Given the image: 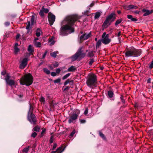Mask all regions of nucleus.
Here are the masks:
<instances>
[{"mask_svg":"<svg viewBox=\"0 0 153 153\" xmlns=\"http://www.w3.org/2000/svg\"><path fill=\"white\" fill-rule=\"evenodd\" d=\"M97 83V76L94 74H89L87 78L86 83L88 86L92 88L93 86L96 87Z\"/></svg>","mask_w":153,"mask_h":153,"instance_id":"2","label":"nucleus"},{"mask_svg":"<svg viewBox=\"0 0 153 153\" xmlns=\"http://www.w3.org/2000/svg\"><path fill=\"white\" fill-rule=\"evenodd\" d=\"M48 18L50 25L51 26L55 21V16L52 14L49 13Z\"/></svg>","mask_w":153,"mask_h":153,"instance_id":"9","label":"nucleus"},{"mask_svg":"<svg viewBox=\"0 0 153 153\" xmlns=\"http://www.w3.org/2000/svg\"><path fill=\"white\" fill-rule=\"evenodd\" d=\"M64 149H62V147H60L57 149L56 151L58 153H61L64 151Z\"/></svg>","mask_w":153,"mask_h":153,"instance_id":"28","label":"nucleus"},{"mask_svg":"<svg viewBox=\"0 0 153 153\" xmlns=\"http://www.w3.org/2000/svg\"><path fill=\"white\" fill-rule=\"evenodd\" d=\"M110 22H111L110 20H109L107 18V17L105 21H104V22L103 24V26L104 27H105L106 25H107V26L108 25H110V24L109 23Z\"/></svg>","mask_w":153,"mask_h":153,"instance_id":"19","label":"nucleus"},{"mask_svg":"<svg viewBox=\"0 0 153 153\" xmlns=\"http://www.w3.org/2000/svg\"><path fill=\"white\" fill-rule=\"evenodd\" d=\"M28 59L27 58H25L22 60L20 65V68L21 69L24 68L27 65Z\"/></svg>","mask_w":153,"mask_h":153,"instance_id":"11","label":"nucleus"},{"mask_svg":"<svg viewBox=\"0 0 153 153\" xmlns=\"http://www.w3.org/2000/svg\"><path fill=\"white\" fill-rule=\"evenodd\" d=\"M53 65L55 67H57L58 66L59 64L58 62H55V63L53 64Z\"/></svg>","mask_w":153,"mask_h":153,"instance_id":"50","label":"nucleus"},{"mask_svg":"<svg viewBox=\"0 0 153 153\" xmlns=\"http://www.w3.org/2000/svg\"><path fill=\"white\" fill-rule=\"evenodd\" d=\"M14 52L15 54H17L18 52H19L20 51V49L16 47V46L14 47Z\"/></svg>","mask_w":153,"mask_h":153,"instance_id":"26","label":"nucleus"},{"mask_svg":"<svg viewBox=\"0 0 153 153\" xmlns=\"http://www.w3.org/2000/svg\"><path fill=\"white\" fill-rule=\"evenodd\" d=\"M5 25L6 26H8L10 25V23L8 22H6L5 23Z\"/></svg>","mask_w":153,"mask_h":153,"instance_id":"59","label":"nucleus"},{"mask_svg":"<svg viewBox=\"0 0 153 153\" xmlns=\"http://www.w3.org/2000/svg\"><path fill=\"white\" fill-rule=\"evenodd\" d=\"M99 135L100 137H101L103 139H105V137L104 134L101 132H99Z\"/></svg>","mask_w":153,"mask_h":153,"instance_id":"43","label":"nucleus"},{"mask_svg":"<svg viewBox=\"0 0 153 153\" xmlns=\"http://www.w3.org/2000/svg\"><path fill=\"white\" fill-rule=\"evenodd\" d=\"M70 87L68 86H67L64 89V91H66Z\"/></svg>","mask_w":153,"mask_h":153,"instance_id":"58","label":"nucleus"},{"mask_svg":"<svg viewBox=\"0 0 153 153\" xmlns=\"http://www.w3.org/2000/svg\"><path fill=\"white\" fill-rule=\"evenodd\" d=\"M33 82V77L30 74H26L22 77L20 80V82L22 85L27 86L30 85Z\"/></svg>","mask_w":153,"mask_h":153,"instance_id":"3","label":"nucleus"},{"mask_svg":"<svg viewBox=\"0 0 153 153\" xmlns=\"http://www.w3.org/2000/svg\"><path fill=\"white\" fill-rule=\"evenodd\" d=\"M59 52L58 51H56L50 53V55L51 57L55 58L56 57L57 54Z\"/></svg>","mask_w":153,"mask_h":153,"instance_id":"21","label":"nucleus"},{"mask_svg":"<svg viewBox=\"0 0 153 153\" xmlns=\"http://www.w3.org/2000/svg\"><path fill=\"white\" fill-rule=\"evenodd\" d=\"M75 70V68L73 66H71L68 69V71L69 72H72L74 71Z\"/></svg>","mask_w":153,"mask_h":153,"instance_id":"27","label":"nucleus"},{"mask_svg":"<svg viewBox=\"0 0 153 153\" xmlns=\"http://www.w3.org/2000/svg\"><path fill=\"white\" fill-rule=\"evenodd\" d=\"M101 42H102V39L99 40L97 41V42L96 43V48H98L99 47H100L101 46Z\"/></svg>","mask_w":153,"mask_h":153,"instance_id":"25","label":"nucleus"},{"mask_svg":"<svg viewBox=\"0 0 153 153\" xmlns=\"http://www.w3.org/2000/svg\"><path fill=\"white\" fill-rule=\"evenodd\" d=\"M79 19L76 15H71L66 17L64 21L66 24L61 27L59 34L61 36H66L74 32V25L75 22Z\"/></svg>","mask_w":153,"mask_h":153,"instance_id":"1","label":"nucleus"},{"mask_svg":"<svg viewBox=\"0 0 153 153\" xmlns=\"http://www.w3.org/2000/svg\"><path fill=\"white\" fill-rule=\"evenodd\" d=\"M83 48L82 46L80 47L76 53L71 57L73 61L76 60L79 58L82 59L85 56L86 53L83 52Z\"/></svg>","mask_w":153,"mask_h":153,"instance_id":"7","label":"nucleus"},{"mask_svg":"<svg viewBox=\"0 0 153 153\" xmlns=\"http://www.w3.org/2000/svg\"><path fill=\"white\" fill-rule=\"evenodd\" d=\"M34 19L35 17L33 15L31 16V25H33L35 23L34 22Z\"/></svg>","mask_w":153,"mask_h":153,"instance_id":"37","label":"nucleus"},{"mask_svg":"<svg viewBox=\"0 0 153 153\" xmlns=\"http://www.w3.org/2000/svg\"><path fill=\"white\" fill-rule=\"evenodd\" d=\"M122 19H118L117 20L115 23V25L117 26L122 21Z\"/></svg>","mask_w":153,"mask_h":153,"instance_id":"32","label":"nucleus"},{"mask_svg":"<svg viewBox=\"0 0 153 153\" xmlns=\"http://www.w3.org/2000/svg\"><path fill=\"white\" fill-rule=\"evenodd\" d=\"M100 15H101V13L100 12H96L95 14L94 18L95 19H97L100 16Z\"/></svg>","mask_w":153,"mask_h":153,"instance_id":"29","label":"nucleus"},{"mask_svg":"<svg viewBox=\"0 0 153 153\" xmlns=\"http://www.w3.org/2000/svg\"><path fill=\"white\" fill-rule=\"evenodd\" d=\"M121 100V102H122V103H125V100H124V99H122Z\"/></svg>","mask_w":153,"mask_h":153,"instance_id":"63","label":"nucleus"},{"mask_svg":"<svg viewBox=\"0 0 153 153\" xmlns=\"http://www.w3.org/2000/svg\"><path fill=\"white\" fill-rule=\"evenodd\" d=\"M42 33V30L40 28H38L36 31L35 34L37 36L39 37Z\"/></svg>","mask_w":153,"mask_h":153,"instance_id":"17","label":"nucleus"},{"mask_svg":"<svg viewBox=\"0 0 153 153\" xmlns=\"http://www.w3.org/2000/svg\"><path fill=\"white\" fill-rule=\"evenodd\" d=\"M48 51L47 50L45 51V53H44L43 55V56H42V59H44L45 58V56H46V54H47V53H48Z\"/></svg>","mask_w":153,"mask_h":153,"instance_id":"49","label":"nucleus"},{"mask_svg":"<svg viewBox=\"0 0 153 153\" xmlns=\"http://www.w3.org/2000/svg\"><path fill=\"white\" fill-rule=\"evenodd\" d=\"M80 121L81 123H84L86 122V121L85 120H80Z\"/></svg>","mask_w":153,"mask_h":153,"instance_id":"51","label":"nucleus"},{"mask_svg":"<svg viewBox=\"0 0 153 153\" xmlns=\"http://www.w3.org/2000/svg\"><path fill=\"white\" fill-rule=\"evenodd\" d=\"M53 137L54 136H52L51 137L50 139V143H53Z\"/></svg>","mask_w":153,"mask_h":153,"instance_id":"47","label":"nucleus"},{"mask_svg":"<svg viewBox=\"0 0 153 153\" xmlns=\"http://www.w3.org/2000/svg\"><path fill=\"white\" fill-rule=\"evenodd\" d=\"M76 133V130L75 129H74L71 132V133L70 136V137H72L74 134L75 133Z\"/></svg>","mask_w":153,"mask_h":153,"instance_id":"45","label":"nucleus"},{"mask_svg":"<svg viewBox=\"0 0 153 153\" xmlns=\"http://www.w3.org/2000/svg\"><path fill=\"white\" fill-rule=\"evenodd\" d=\"M114 95L113 91L111 90H109L107 94V95L108 98L110 99L112 98V100H114V98H113Z\"/></svg>","mask_w":153,"mask_h":153,"instance_id":"13","label":"nucleus"},{"mask_svg":"<svg viewBox=\"0 0 153 153\" xmlns=\"http://www.w3.org/2000/svg\"><path fill=\"white\" fill-rule=\"evenodd\" d=\"M39 39H34V44L36 47H40L41 46V43L39 42H37V40H38Z\"/></svg>","mask_w":153,"mask_h":153,"instance_id":"16","label":"nucleus"},{"mask_svg":"<svg viewBox=\"0 0 153 153\" xmlns=\"http://www.w3.org/2000/svg\"><path fill=\"white\" fill-rule=\"evenodd\" d=\"M37 133L36 132H34L32 134L31 136L34 138L36 137L37 135Z\"/></svg>","mask_w":153,"mask_h":153,"instance_id":"48","label":"nucleus"},{"mask_svg":"<svg viewBox=\"0 0 153 153\" xmlns=\"http://www.w3.org/2000/svg\"><path fill=\"white\" fill-rule=\"evenodd\" d=\"M90 61L88 62V64L90 65H91L92 63L94 62V59H89Z\"/></svg>","mask_w":153,"mask_h":153,"instance_id":"44","label":"nucleus"},{"mask_svg":"<svg viewBox=\"0 0 153 153\" xmlns=\"http://www.w3.org/2000/svg\"><path fill=\"white\" fill-rule=\"evenodd\" d=\"M102 42L105 45L109 44L111 42V39H101Z\"/></svg>","mask_w":153,"mask_h":153,"instance_id":"15","label":"nucleus"},{"mask_svg":"<svg viewBox=\"0 0 153 153\" xmlns=\"http://www.w3.org/2000/svg\"><path fill=\"white\" fill-rule=\"evenodd\" d=\"M88 112V108H86L84 112V114L85 115L87 114Z\"/></svg>","mask_w":153,"mask_h":153,"instance_id":"55","label":"nucleus"},{"mask_svg":"<svg viewBox=\"0 0 153 153\" xmlns=\"http://www.w3.org/2000/svg\"><path fill=\"white\" fill-rule=\"evenodd\" d=\"M117 39L118 40V42H117L116 43H120L121 42H120V39Z\"/></svg>","mask_w":153,"mask_h":153,"instance_id":"60","label":"nucleus"},{"mask_svg":"<svg viewBox=\"0 0 153 153\" xmlns=\"http://www.w3.org/2000/svg\"><path fill=\"white\" fill-rule=\"evenodd\" d=\"M5 72H2L1 73V74L2 75H4L5 74Z\"/></svg>","mask_w":153,"mask_h":153,"instance_id":"64","label":"nucleus"},{"mask_svg":"<svg viewBox=\"0 0 153 153\" xmlns=\"http://www.w3.org/2000/svg\"><path fill=\"white\" fill-rule=\"evenodd\" d=\"M70 82L72 83V84H73V81L71 80L70 81V79H67L64 83V85H66L67 84H68V83Z\"/></svg>","mask_w":153,"mask_h":153,"instance_id":"30","label":"nucleus"},{"mask_svg":"<svg viewBox=\"0 0 153 153\" xmlns=\"http://www.w3.org/2000/svg\"><path fill=\"white\" fill-rule=\"evenodd\" d=\"M61 79L58 78L56 80H53V82L54 83H60L61 82Z\"/></svg>","mask_w":153,"mask_h":153,"instance_id":"40","label":"nucleus"},{"mask_svg":"<svg viewBox=\"0 0 153 153\" xmlns=\"http://www.w3.org/2000/svg\"><path fill=\"white\" fill-rule=\"evenodd\" d=\"M10 76L9 74L7 75L5 79L6 84L10 86H12L14 85L15 84V82L14 80L10 79Z\"/></svg>","mask_w":153,"mask_h":153,"instance_id":"8","label":"nucleus"},{"mask_svg":"<svg viewBox=\"0 0 153 153\" xmlns=\"http://www.w3.org/2000/svg\"><path fill=\"white\" fill-rule=\"evenodd\" d=\"M95 2L94 1H92V2L90 4L89 6L87 7V9H89V10H90V7H93L94 5Z\"/></svg>","mask_w":153,"mask_h":153,"instance_id":"36","label":"nucleus"},{"mask_svg":"<svg viewBox=\"0 0 153 153\" xmlns=\"http://www.w3.org/2000/svg\"><path fill=\"white\" fill-rule=\"evenodd\" d=\"M39 14L42 17H43L44 16V12L42 9L40 10L39 12Z\"/></svg>","mask_w":153,"mask_h":153,"instance_id":"41","label":"nucleus"},{"mask_svg":"<svg viewBox=\"0 0 153 153\" xmlns=\"http://www.w3.org/2000/svg\"><path fill=\"white\" fill-rule=\"evenodd\" d=\"M33 130L35 131L39 132L40 130V127L38 126H36L33 128Z\"/></svg>","mask_w":153,"mask_h":153,"instance_id":"33","label":"nucleus"},{"mask_svg":"<svg viewBox=\"0 0 153 153\" xmlns=\"http://www.w3.org/2000/svg\"><path fill=\"white\" fill-rule=\"evenodd\" d=\"M51 75L53 76H56V73L54 72H52L51 73Z\"/></svg>","mask_w":153,"mask_h":153,"instance_id":"53","label":"nucleus"},{"mask_svg":"<svg viewBox=\"0 0 153 153\" xmlns=\"http://www.w3.org/2000/svg\"><path fill=\"white\" fill-rule=\"evenodd\" d=\"M142 11L143 13H144V14H143L144 16H147L148 15H149L150 14L152 13L153 11L152 10H146L145 9H143L142 10Z\"/></svg>","mask_w":153,"mask_h":153,"instance_id":"12","label":"nucleus"},{"mask_svg":"<svg viewBox=\"0 0 153 153\" xmlns=\"http://www.w3.org/2000/svg\"><path fill=\"white\" fill-rule=\"evenodd\" d=\"M128 18L131 20V21L134 22H136L137 21V19L134 18H133L132 16L131 15H127Z\"/></svg>","mask_w":153,"mask_h":153,"instance_id":"22","label":"nucleus"},{"mask_svg":"<svg viewBox=\"0 0 153 153\" xmlns=\"http://www.w3.org/2000/svg\"><path fill=\"white\" fill-rule=\"evenodd\" d=\"M80 111L79 110L76 109L74 110L71 114H70L68 118V123H74L78 119V117Z\"/></svg>","mask_w":153,"mask_h":153,"instance_id":"6","label":"nucleus"},{"mask_svg":"<svg viewBox=\"0 0 153 153\" xmlns=\"http://www.w3.org/2000/svg\"><path fill=\"white\" fill-rule=\"evenodd\" d=\"M106 33L105 32H104L103 33V34L102 35V38H105V39H106L107 38H105V37L106 36Z\"/></svg>","mask_w":153,"mask_h":153,"instance_id":"54","label":"nucleus"},{"mask_svg":"<svg viewBox=\"0 0 153 153\" xmlns=\"http://www.w3.org/2000/svg\"><path fill=\"white\" fill-rule=\"evenodd\" d=\"M114 13H111L107 17L111 22L114 21L115 18L114 17Z\"/></svg>","mask_w":153,"mask_h":153,"instance_id":"18","label":"nucleus"},{"mask_svg":"<svg viewBox=\"0 0 153 153\" xmlns=\"http://www.w3.org/2000/svg\"><path fill=\"white\" fill-rule=\"evenodd\" d=\"M79 35L80 36V38H88L91 37V32L88 33H83L82 31H80Z\"/></svg>","mask_w":153,"mask_h":153,"instance_id":"10","label":"nucleus"},{"mask_svg":"<svg viewBox=\"0 0 153 153\" xmlns=\"http://www.w3.org/2000/svg\"><path fill=\"white\" fill-rule=\"evenodd\" d=\"M44 72L47 74H49L50 73V71L47 68H44L43 69Z\"/></svg>","mask_w":153,"mask_h":153,"instance_id":"34","label":"nucleus"},{"mask_svg":"<svg viewBox=\"0 0 153 153\" xmlns=\"http://www.w3.org/2000/svg\"><path fill=\"white\" fill-rule=\"evenodd\" d=\"M45 13H47L49 12V10L48 9H45L44 8V6H43L41 9Z\"/></svg>","mask_w":153,"mask_h":153,"instance_id":"38","label":"nucleus"},{"mask_svg":"<svg viewBox=\"0 0 153 153\" xmlns=\"http://www.w3.org/2000/svg\"><path fill=\"white\" fill-rule=\"evenodd\" d=\"M40 101L41 102L43 103H45V98L43 97H41L40 99Z\"/></svg>","mask_w":153,"mask_h":153,"instance_id":"42","label":"nucleus"},{"mask_svg":"<svg viewBox=\"0 0 153 153\" xmlns=\"http://www.w3.org/2000/svg\"><path fill=\"white\" fill-rule=\"evenodd\" d=\"M20 37V34H17L16 36V38H19Z\"/></svg>","mask_w":153,"mask_h":153,"instance_id":"61","label":"nucleus"},{"mask_svg":"<svg viewBox=\"0 0 153 153\" xmlns=\"http://www.w3.org/2000/svg\"><path fill=\"white\" fill-rule=\"evenodd\" d=\"M29 103V110L27 115V119L31 124L35 125L36 124L37 122L36 117L32 112L33 109L32 106L30 102Z\"/></svg>","mask_w":153,"mask_h":153,"instance_id":"5","label":"nucleus"},{"mask_svg":"<svg viewBox=\"0 0 153 153\" xmlns=\"http://www.w3.org/2000/svg\"><path fill=\"white\" fill-rule=\"evenodd\" d=\"M70 75V73H68L66 74L62 77V79L64 80L66 79Z\"/></svg>","mask_w":153,"mask_h":153,"instance_id":"35","label":"nucleus"},{"mask_svg":"<svg viewBox=\"0 0 153 153\" xmlns=\"http://www.w3.org/2000/svg\"><path fill=\"white\" fill-rule=\"evenodd\" d=\"M53 39H50L48 42V43L49 45L51 46L54 45L55 43V41L53 40Z\"/></svg>","mask_w":153,"mask_h":153,"instance_id":"24","label":"nucleus"},{"mask_svg":"<svg viewBox=\"0 0 153 153\" xmlns=\"http://www.w3.org/2000/svg\"><path fill=\"white\" fill-rule=\"evenodd\" d=\"M29 149L28 147V148H25L24 149H23L22 150V151L23 152H25V153H27L28 152V151L29 150Z\"/></svg>","mask_w":153,"mask_h":153,"instance_id":"46","label":"nucleus"},{"mask_svg":"<svg viewBox=\"0 0 153 153\" xmlns=\"http://www.w3.org/2000/svg\"><path fill=\"white\" fill-rule=\"evenodd\" d=\"M140 51L136 49L133 47H131L128 49L125 53L126 56L127 57H137L140 56Z\"/></svg>","mask_w":153,"mask_h":153,"instance_id":"4","label":"nucleus"},{"mask_svg":"<svg viewBox=\"0 0 153 153\" xmlns=\"http://www.w3.org/2000/svg\"><path fill=\"white\" fill-rule=\"evenodd\" d=\"M31 28V25H30V22L29 21L28 22L26 26V29L28 30V31L30 30Z\"/></svg>","mask_w":153,"mask_h":153,"instance_id":"31","label":"nucleus"},{"mask_svg":"<svg viewBox=\"0 0 153 153\" xmlns=\"http://www.w3.org/2000/svg\"><path fill=\"white\" fill-rule=\"evenodd\" d=\"M127 8L128 10H130L131 9H135L138 8V7L135 5H128L127 7Z\"/></svg>","mask_w":153,"mask_h":153,"instance_id":"20","label":"nucleus"},{"mask_svg":"<svg viewBox=\"0 0 153 153\" xmlns=\"http://www.w3.org/2000/svg\"><path fill=\"white\" fill-rule=\"evenodd\" d=\"M46 131V129H44L43 130L41 133V136H42L43 134L45 132V131Z\"/></svg>","mask_w":153,"mask_h":153,"instance_id":"56","label":"nucleus"},{"mask_svg":"<svg viewBox=\"0 0 153 153\" xmlns=\"http://www.w3.org/2000/svg\"><path fill=\"white\" fill-rule=\"evenodd\" d=\"M61 71V70L59 68H58L56 70V73L57 74H59Z\"/></svg>","mask_w":153,"mask_h":153,"instance_id":"52","label":"nucleus"},{"mask_svg":"<svg viewBox=\"0 0 153 153\" xmlns=\"http://www.w3.org/2000/svg\"><path fill=\"white\" fill-rule=\"evenodd\" d=\"M57 146V145L56 143H54L52 150H54L56 148Z\"/></svg>","mask_w":153,"mask_h":153,"instance_id":"57","label":"nucleus"},{"mask_svg":"<svg viewBox=\"0 0 153 153\" xmlns=\"http://www.w3.org/2000/svg\"><path fill=\"white\" fill-rule=\"evenodd\" d=\"M27 51L29 52V54L31 55L33 54V52H34V49L32 45H29L27 48Z\"/></svg>","mask_w":153,"mask_h":153,"instance_id":"14","label":"nucleus"},{"mask_svg":"<svg viewBox=\"0 0 153 153\" xmlns=\"http://www.w3.org/2000/svg\"><path fill=\"white\" fill-rule=\"evenodd\" d=\"M87 9L88 10L84 12V14L85 15L88 16L89 15V14L90 13V10H89V9Z\"/></svg>","mask_w":153,"mask_h":153,"instance_id":"39","label":"nucleus"},{"mask_svg":"<svg viewBox=\"0 0 153 153\" xmlns=\"http://www.w3.org/2000/svg\"><path fill=\"white\" fill-rule=\"evenodd\" d=\"M151 79L150 78H149V79L147 81V83H150L151 82Z\"/></svg>","mask_w":153,"mask_h":153,"instance_id":"62","label":"nucleus"},{"mask_svg":"<svg viewBox=\"0 0 153 153\" xmlns=\"http://www.w3.org/2000/svg\"><path fill=\"white\" fill-rule=\"evenodd\" d=\"M95 52V51H91L88 53L87 55L88 57H91L94 55V53Z\"/></svg>","mask_w":153,"mask_h":153,"instance_id":"23","label":"nucleus"}]
</instances>
